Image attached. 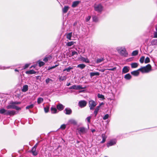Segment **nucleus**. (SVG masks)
<instances>
[{
    "mask_svg": "<svg viewBox=\"0 0 157 157\" xmlns=\"http://www.w3.org/2000/svg\"><path fill=\"white\" fill-rule=\"evenodd\" d=\"M117 50L121 56L125 57L128 56V52L125 48L122 47H117Z\"/></svg>",
    "mask_w": 157,
    "mask_h": 157,
    "instance_id": "nucleus-1",
    "label": "nucleus"
},
{
    "mask_svg": "<svg viewBox=\"0 0 157 157\" xmlns=\"http://www.w3.org/2000/svg\"><path fill=\"white\" fill-rule=\"evenodd\" d=\"M151 66L150 64H147L146 66L142 67L138 69L142 73H146L149 72L151 70Z\"/></svg>",
    "mask_w": 157,
    "mask_h": 157,
    "instance_id": "nucleus-2",
    "label": "nucleus"
},
{
    "mask_svg": "<svg viewBox=\"0 0 157 157\" xmlns=\"http://www.w3.org/2000/svg\"><path fill=\"white\" fill-rule=\"evenodd\" d=\"M94 7V10L99 13H101L103 9V6L100 4H95Z\"/></svg>",
    "mask_w": 157,
    "mask_h": 157,
    "instance_id": "nucleus-3",
    "label": "nucleus"
},
{
    "mask_svg": "<svg viewBox=\"0 0 157 157\" xmlns=\"http://www.w3.org/2000/svg\"><path fill=\"white\" fill-rule=\"evenodd\" d=\"M97 105V102L93 100H91L89 102V107L90 110H93Z\"/></svg>",
    "mask_w": 157,
    "mask_h": 157,
    "instance_id": "nucleus-4",
    "label": "nucleus"
},
{
    "mask_svg": "<svg viewBox=\"0 0 157 157\" xmlns=\"http://www.w3.org/2000/svg\"><path fill=\"white\" fill-rule=\"evenodd\" d=\"M78 130L79 133L80 135L84 134L86 132V128L83 127H80Z\"/></svg>",
    "mask_w": 157,
    "mask_h": 157,
    "instance_id": "nucleus-5",
    "label": "nucleus"
},
{
    "mask_svg": "<svg viewBox=\"0 0 157 157\" xmlns=\"http://www.w3.org/2000/svg\"><path fill=\"white\" fill-rule=\"evenodd\" d=\"M87 104V102L85 100H81L78 102V105L81 108L85 107Z\"/></svg>",
    "mask_w": 157,
    "mask_h": 157,
    "instance_id": "nucleus-6",
    "label": "nucleus"
},
{
    "mask_svg": "<svg viewBox=\"0 0 157 157\" xmlns=\"http://www.w3.org/2000/svg\"><path fill=\"white\" fill-rule=\"evenodd\" d=\"M116 143V140H110L107 144V146L108 147L115 145Z\"/></svg>",
    "mask_w": 157,
    "mask_h": 157,
    "instance_id": "nucleus-7",
    "label": "nucleus"
},
{
    "mask_svg": "<svg viewBox=\"0 0 157 157\" xmlns=\"http://www.w3.org/2000/svg\"><path fill=\"white\" fill-rule=\"evenodd\" d=\"M6 115L13 116L16 114V112L13 110H7V112L6 113Z\"/></svg>",
    "mask_w": 157,
    "mask_h": 157,
    "instance_id": "nucleus-8",
    "label": "nucleus"
},
{
    "mask_svg": "<svg viewBox=\"0 0 157 157\" xmlns=\"http://www.w3.org/2000/svg\"><path fill=\"white\" fill-rule=\"evenodd\" d=\"M64 113L67 115H70L72 113V110L71 109L67 108L64 110Z\"/></svg>",
    "mask_w": 157,
    "mask_h": 157,
    "instance_id": "nucleus-9",
    "label": "nucleus"
},
{
    "mask_svg": "<svg viewBox=\"0 0 157 157\" xmlns=\"http://www.w3.org/2000/svg\"><path fill=\"white\" fill-rule=\"evenodd\" d=\"M15 105L14 104L13 102H11L10 104L7 105L6 107L7 109H14Z\"/></svg>",
    "mask_w": 157,
    "mask_h": 157,
    "instance_id": "nucleus-10",
    "label": "nucleus"
},
{
    "mask_svg": "<svg viewBox=\"0 0 157 157\" xmlns=\"http://www.w3.org/2000/svg\"><path fill=\"white\" fill-rule=\"evenodd\" d=\"M129 68L128 66H124L122 69V73L125 74L129 71Z\"/></svg>",
    "mask_w": 157,
    "mask_h": 157,
    "instance_id": "nucleus-11",
    "label": "nucleus"
},
{
    "mask_svg": "<svg viewBox=\"0 0 157 157\" xmlns=\"http://www.w3.org/2000/svg\"><path fill=\"white\" fill-rule=\"evenodd\" d=\"M56 107L57 109L60 111L63 110L64 108V106L60 103L57 105Z\"/></svg>",
    "mask_w": 157,
    "mask_h": 157,
    "instance_id": "nucleus-12",
    "label": "nucleus"
},
{
    "mask_svg": "<svg viewBox=\"0 0 157 157\" xmlns=\"http://www.w3.org/2000/svg\"><path fill=\"white\" fill-rule=\"evenodd\" d=\"M31 152L33 155L34 156H36L37 155V152L36 151V148L33 147L31 150Z\"/></svg>",
    "mask_w": 157,
    "mask_h": 157,
    "instance_id": "nucleus-13",
    "label": "nucleus"
},
{
    "mask_svg": "<svg viewBox=\"0 0 157 157\" xmlns=\"http://www.w3.org/2000/svg\"><path fill=\"white\" fill-rule=\"evenodd\" d=\"M68 124H72L74 125H75L77 124V122L74 119H70L69 120Z\"/></svg>",
    "mask_w": 157,
    "mask_h": 157,
    "instance_id": "nucleus-14",
    "label": "nucleus"
},
{
    "mask_svg": "<svg viewBox=\"0 0 157 157\" xmlns=\"http://www.w3.org/2000/svg\"><path fill=\"white\" fill-rule=\"evenodd\" d=\"M101 137L102 138V140L101 142V143H103L105 142L107 136L105 134H101Z\"/></svg>",
    "mask_w": 157,
    "mask_h": 157,
    "instance_id": "nucleus-15",
    "label": "nucleus"
},
{
    "mask_svg": "<svg viewBox=\"0 0 157 157\" xmlns=\"http://www.w3.org/2000/svg\"><path fill=\"white\" fill-rule=\"evenodd\" d=\"M80 59L83 62H85L86 63H90V61L87 58H86L83 57L81 56Z\"/></svg>",
    "mask_w": 157,
    "mask_h": 157,
    "instance_id": "nucleus-16",
    "label": "nucleus"
},
{
    "mask_svg": "<svg viewBox=\"0 0 157 157\" xmlns=\"http://www.w3.org/2000/svg\"><path fill=\"white\" fill-rule=\"evenodd\" d=\"M140 71L139 70H138V69L136 71H132L131 72V74L135 76H137L139 75V71Z\"/></svg>",
    "mask_w": 157,
    "mask_h": 157,
    "instance_id": "nucleus-17",
    "label": "nucleus"
},
{
    "mask_svg": "<svg viewBox=\"0 0 157 157\" xmlns=\"http://www.w3.org/2000/svg\"><path fill=\"white\" fill-rule=\"evenodd\" d=\"M28 90V86L27 85H24L22 89V91L23 92H26Z\"/></svg>",
    "mask_w": 157,
    "mask_h": 157,
    "instance_id": "nucleus-18",
    "label": "nucleus"
},
{
    "mask_svg": "<svg viewBox=\"0 0 157 157\" xmlns=\"http://www.w3.org/2000/svg\"><path fill=\"white\" fill-rule=\"evenodd\" d=\"M69 7L68 6H65L62 9L63 12L64 13H66L68 10Z\"/></svg>",
    "mask_w": 157,
    "mask_h": 157,
    "instance_id": "nucleus-19",
    "label": "nucleus"
},
{
    "mask_svg": "<svg viewBox=\"0 0 157 157\" xmlns=\"http://www.w3.org/2000/svg\"><path fill=\"white\" fill-rule=\"evenodd\" d=\"M36 73V72L33 70H31L25 72V73L27 74H33Z\"/></svg>",
    "mask_w": 157,
    "mask_h": 157,
    "instance_id": "nucleus-20",
    "label": "nucleus"
},
{
    "mask_svg": "<svg viewBox=\"0 0 157 157\" xmlns=\"http://www.w3.org/2000/svg\"><path fill=\"white\" fill-rule=\"evenodd\" d=\"M51 111L52 113H57V109L54 107H52L51 108Z\"/></svg>",
    "mask_w": 157,
    "mask_h": 157,
    "instance_id": "nucleus-21",
    "label": "nucleus"
},
{
    "mask_svg": "<svg viewBox=\"0 0 157 157\" xmlns=\"http://www.w3.org/2000/svg\"><path fill=\"white\" fill-rule=\"evenodd\" d=\"M7 110L5 109L4 108H2L0 109V113L6 115V113L7 112Z\"/></svg>",
    "mask_w": 157,
    "mask_h": 157,
    "instance_id": "nucleus-22",
    "label": "nucleus"
},
{
    "mask_svg": "<svg viewBox=\"0 0 157 157\" xmlns=\"http://www.w3.org/2000/svg\"><path fill=\"white\" fill-rule=\"evenodd\" d=\"M67 79L66 77L65 76H59V79L60 81H65Z\"/></svg>",
    "mask_w": 157,
    "mask_h": 157,
    "instance_id": "nucleus-23",
    "label": "nucleus"
},
{
    "mask_svg": "<svg viewBox=\"0 0 157 157\" xmlns=\"http://www.w3.org/2000/svg\"><path fill=\"white\" fill-rule=\"evenodd\" d=\"M100 75V73L98 72H90V75L91 77L95 76V75H97L98 76Z\"/></svg>",
    "mask_w": 157,
    "mask_h": 157,
    "instance_id": "nucleus-24",
    "label": "nucleus"
},
{
    "mask_svg": "<svg viewBox=\"0 0 157 157\" xmlns=\"http://www.w3.org/2000/svg\"><path fill=\"white\" fill-rule=\"evenodd\" d=\"M131 65L132 68H136L138 66L139 64L136 63H132Z\"/></svg>",
    "mask_w": 157,
    "mask_h": 157,
    "instance_id": "nucleus-25",
    "label": "nucleus"
},
{
    "mask_svg": "<svg viewBox=\"0 0 157 157\" xmlns=\"http://www.w3.org/2000/svg\"><path fill=\"white\" fill-rule=\"evenodd\" d=\"M72 33L71 32L66 34V38L69 40H71V37L72 36Z\"/></svg>",
    "mask_w": 157,
    "mask_h": 157,
    "instance_id": "nucleus-26",
    "label": "nucleus"
},
{
    "mask_svg": "<svg viewBox=\"0 0 157 157\" xmlns=\"http://www.w3.org/2000/svg\"><path fill=\"white\" fill-rule=\"evenodd\" d=\"M151 45H157V39H153L151 41Z\"/></svg>",
    "mask_w": 157,
    "mask_h": 157,
    "instance_id": "nucleus-27",
    "label": "nucleus"
},
{
    "mask_svg": "<svg viewBox=\"0 0 157 157\" xmlns=\"http://www.w3.org/2000/svg\"><path fill=\"white\" fill-rule=\"evenodd\" d=\"M79 2L78 1H76L74 2L72 5V6L73 7H76L79 3Z\"/></svg>",
    "mask_w": 157,
    "mask_h": 157,
    "instance_id": "nucleus-28",
    "label": "nucleus"
},
{
    "mask_svg": "<svg viewBox=\"0 0 157 157\" xmlns=\"http://www.w3.org/2000/svg\"><path fill=\"white\" fill-rule=\"evenodd\" d=\"M131 76L129 73L127 74L124 76V78L126 80L130 79L131 78Z\"/></svg>",
    "mask_w": 157,
    "mask_h": 157,
    "instance_id": "nucleus-29",
    "label": "nucleus"
},
{
    "mask_svg": "<svg viewBox=\"0 0 157 157\" xmlns=\"http://www.w3.org/2000/svg\"><path fill=\"white\" fill-rule=\"evenodd\" d=\"M44 101V99L41 98H39L37 99V102L38 104H39L42 103Z\"/></svg>",
    "mask_w": 157,
    "mask_h": 157,
    "instance_id": "nucleus-30",
    "label": "nucleus"
},
{
    "mask_svg": "<svg viewBox=\"0 0 157 157\" xmlns=\"http://www.w3.org/2000/svg\"><path fill=\"white\" fill-rule=\"evenodd\" d=\"M86 67V65L84 64H79L77 65V67L81 69L84 68Z\"/></svg>",
    "mask_w": 157,
    "mask_h": 157,
    "instance_id": "nucleus-31",
    "label": "nucleus"
},
{
    "mask_svg": "<svg viewBox=\"0 0 157 157\" xmlns=\"http://www.w3.org/2000/svg\"><path fill=\"white\" fill-rule=\"evenodd\" d=\"M76 87L77 90L85 89L86 88V86L84 87H82L81 85H76Z\"/></svg>",
    "mask_w": 157,
    "mask_h": 157,
    "instance_id": "nucleus-32",
    "label": "nucleus"
},
{
    "mask_svg": "<svg viewBox=\"0 0 157 157\" xmlns=\"http://www.w3.org/2000/svg\"><path fill=\"white\" fill-rule=\"evenodd\" d=\"M74 43L75 42L73 41H70L67 43L66 44V45L67 46H71L73 45L74 44Z\"/></svg>",
    "mask_w": 157,
    "mask_h": 157,
    "instance_id": "nucleus-33",
    "label": "nucleus"
},
{
    "mask_svg": "<svg viewBox=\"0 0 157 157\" xmlns=\"http://www.w3.org/2000/svg\"><path fill=\"white\" fill-rule=\"evenodd\" d=\"M34 104H32L30 105L27 106L26 107V109H32L34 107Z\"/></svg>",
    "mask_w": 157,
    "mask_h": 157,
    "instance_id": "nucleus-34",
    "label": "nucleus"
},
{
    "mask_svg": "<svg viewBox=\"0 0 157 157\" xmlns=\"http://www.w3.org/2000/svg\"><path fill=\"white\" fill-rule=\"evenodd\" d=\"M138 50H135L133 51L132 53V56H136L138 55Z\"/></svg>",
    "mask_w": 157,
    "mask_h": 157,
    "instance_id": "nucleus-35",
    "label": "nucleus"
},
{
    "mask_svg": "<svg viewBox=\"0 0 157 157\" xmlns=\"http://www.w3.org/2000/svg\"><path fill=\"white\" fill-rule=\"evenodd\" d=\"M73 68V67H71L70 66L69 67H68V68H65V69H64L63 70V71H67V72H69L70 71V70L71 69H72Z\"/></svg>",
    "mask_w": 157,
    "mask_h": 157,
    "instance_id": "nucleus-36",
    "label": "nucleus"
},
{
    "mask_svg": "<svg viewBox=\"0 0 157 157\" xmlns=\"http://www.w3.org/2000/svg\"><path fill=\"white\" fill-rule=\"evenodd\" d=\"M98 98H101L103 99H105L104 96L103 95L101 94H98Z\"/></svg>",
    "mask_w": 157,
    "mask_h": 157,
    "instance_id": "nucleus-37",
    "label": "nucleus"
},
{
    "mask_svg": "<svg viewBox=\"0 0 157 157\" xmlns=\"http://www.w3.org/2000/svg\"><path fill=\"white\" fill-rule=\"evenodd\" d=\"M104 60V59L103 58H101L100 59H97L96 63H101L102 61H103Z\"/></svg>",
    "mask_w": 157,
    "mask_h": 157,
    "instance_id": "nucleus-38",
    "label": "nucleus"
},
{
    "mask_svg": "<svg viewBox=\"0 0 157 157\" xmlns=\"http://www.w3.org/2000/svg\"><path fill=\"white\" fill-rule=\"evenodd\" d=\"M50 81L52 82L53 81L52 79L49 78L46 79L45 80V82L47 84H48Z\"/></svg>",
    "mask_w": 157,
    "mask_h": 157,
    "instance_id": "nucleus-39",
    "label": "nucleus"
},
{
    "mask_svg": "<svg viewBox=\"0 0 157 157\" xmlns=\"http://www.w3.org/2000/svg\"><path fill=\"white\" fill-rule=\"evenodd\" d=\"M144 58L145 57L144 56H142L140 58V61L141 63H143L144 60Z\"/></svg>",
    "mask_w": 157,
    "mask_h": 157,
    "instance_id": "nucleus-40",
    "label": "nucleus"
},
{
    "mask_svg": "<svg viewBox=\"0 0 157 157\" xmlns=\"http://www.w3.org/2000/svg\"><path fill=\"white\" fill-rule=\"evenodd\" d=\"M69 89H75V90H77V87H76V85H74L70 87L69 88Z\"/></svg>",
    "mask_w": 157,
    "mask_h": 157,
    "instance_id": "nucleus-41",
    "label": "nucleus"
},
{
    "mask_svg": "<svg viewBox=\"0 0 157 157\" xmlns=\"http://www.w3.org/2000/svg\"><path fill=\"white\" fill-rule=\"evenodd\" d=\"M44 110L46 113H47L48 112L49 109V107L47 106L46 107H45L44 108Z\"/></svg>",
    "mask_w": 157,
    "mask_h": 157,
    "instance_id": "nucleus-42",
    "label": "nucleus"
},
{
    "mask_svg": "<svg viewBox=\"0 0 157 157\" xmlns=\"http://www.w3.org/2000/svg\"><path fill=\"white\" fill-rule=\"evenodd\" d=\"M93 20L94 21L97 22L98 20V18L96 16H94L93 17Z\"/></svg>",
    "mask_w": 157,
    "mask_h": 157,
    "instance_id": "nucleus-43",
    "label": "nucleus"
},
{
    "mask_svg": "<svg viewBox=\"0 0 157 157\" xmlns=\"http://www.w3.org/2000/svg\"><path fill=\"white\" fill-rule=\"evenodd\" d=\"M150 59L148 57H147L145 60V63H147L150 62Z\"/></svg>",
    "mask_w": 157,
    "mask_h": 157,
    "instance_id": "nucleus-44",
    "label": "nucleus"
},
{
    "mask_svg": "<svg viewBox=\"0 0 157 157\" xmlns=\"http://www.w3.org/2000/svg\"><path fill=\"white\" fill-rule=\"evenodd\" d=\"M99 110H98V109L96 108L95 109L94 111V114L95 115V117H96L98 112Z\"/></svg>",
    "mask_w": 157,
    "mask_h": 157,
    "instance_id": "nucleus-45",
    "label": "nucleus"
},
{
    "mask_svg": "<svg viewBox=\"0 0 157 157\" xmlns=\"http://www.w3.org/2000/svg\"><path fill=\"white\" fill-rule=\"evenodd\" d=\"M44 64V63L42 61H40L39 62V66L41 67Z\"/></svg>",
    "mask_w": 157,
    "mask_h": 157,
    "instance_id": "nucleus-46",
    "label": "nucleus"
},
{
    "mask_svg": "<svg viewBox=\"0 0 157 157\" xmlns=\"http://www.w3.org/2000/svg\"><path fill=\"white\" fill-rule=\"evenodd\" d=\"M109 115L108 114H105L103 117V120H105L108 118Z\"/></svg>",
    "mask_w": 157,
    "mask_h": 157,
    "instance_id": "nucleus-47",
    "label": "nucleus"
},
{
    "mask_svg": "<svg viewBox=\"0 0 157 157\" xmlns=\"http://www.w3.org/2000/svg\"><path fill=\"white\" fill-rule=\"evenodd\" d=\"M58 65H59V64H56L54 66L51 67H49L48 68V69L50 70V69H52L56 67H57Z\"/></svg>",
    "mask_w": 157,
    "mask_h": 157,
    "instance_id": "nucleus-48",
    "label": "nucleus"
},
{
    "mask_svg": "<svg viewBox=\"0 0 157 157\" xmlns=\"http://www.w3.org/2000/svg\"><path fill=\"white\" fill-rule=\"evenodd\" d=\"M91 118V117L90 116L86 118V120L87 121L88 123H90V120Z\"/></svg>",
    "mask_w": 157,
    "mask_h": 157,
    "instance_id": "nucleus-49",
    "label": "nucleus"
},
{
    "mask_svg": "<svg viewBox=\"0 0 157 157\" xmlns=\"http://www.w3.org/2000/svg\"><path fill=\"white\" fill-rule=\"evenodd\" d=\"M66 127V125L65 124H63L60 127V128H61V129H64Z\"/></svg>",
    "mask_w": 157,
    "mask_h": 157,
    "instance_id": "nucleus-50",
    "label": "nucleus"
},
{
    "mask_svg": "<svg viewBox=\"0 0 157 157\" xmlns=\"http://www.w3.org/2000/svg\"><path fill=\"white\" fill-rule=\"evenodd\" d=\"M75 55H78L77 52L75 51H72L71 53V56H73Z\"/></svg>",
    "mask_w": 157,
    "mask_h": 157,
    "instance_id": "nucleus-51",
    "label": "nucleus"
},
{
    "mask_svg": "<svg viewBox=\"0 0 157 157\" xmlns=\"http://www.w3.org/2000/svg\"><path fill=\"white\" fill-rule=\"evenodd\" d=\"M116 67H114L112 68L107 69L106 70H108L109 71H113L115 70L116 69Z\"/></svg>",
    "mask_w": 157,
    "mask_h": 157,
    "instance_id": "nucleus-52",
    "label": "nucleus"
},
{
    "mask_svg": "<svg viewBox=\"0 0 157 157\" xmlns=\"http://www.w3.org/2000/svg\"><path fill=\"white\" fill-rule=\"evenodd\" d=\"M29 66V64H26L25 66H24V67H23V68H22L21 69V70H23V69H25L26 68H27V67H28Z\"/></svg>",
    "mask_w": 157,
    "mask_h": 157,
    "instance_id": "nucleus-53",
    "label": "nucleus"
},
{
    "mask_svg": "<svg viewBox=\"0 0 157 157\" xmlns=\"http://www.w3.org/2000/svg\"><path fill=\"white\" fill-rule=\"evenodd\" d=\"M9 67H2L0 66V69H8L9 68Z\"/></svg>",
    "mask_w": 157,
    "mask_h": 157,
    "instance_id": "nucleus-54",
    "label": "nucleus"
},
{
    "mask_svg": "<svg viewBox=\"0 0 157 157\" xmlns=\"http://www.w3.org/2000/svg\"><path fill=\"white\" fill-rule=\"evenodd\" d=\"M49 57H45L43 61H44L45 62H47L48 61V60H49Z\"/></svg>",
    "mask_w": 157,
    "mask_h": 157,
    "instance_id": "nucleus-55",
    "label": "nucleus"
},
{
    "mask_svg": "<svg viewBox=\"0 0 157 157\" xmlns=\"http://www.w3.org/2000/svg\"><path fill=\"white\" fill-rule=\"evenodd\" d=\"M14 109H16L17 110H20L21 109V108L15 105V108Z\"/></svg>",
    "mask_w": 157,
    "mask_h": 157,
    "instance_id": "nucleus-56",
    "label": "nucleus"
},
{
    "mask_svg": "<svg viewBox=\"0 0 157 157\" xmlns=\"http://www.w3.org/2000/svg\"><path fill=\"white\" fill-rule=\"evenodd\" d=\"M153 37L157 38V31L154 32Z\"/></svg>",
    "mask_w": 157,
    "mask_h": 157,
    "instance_id": "nucleus-57",
    "label": "nucleus"
},
{
    "mask_svg": "<svg viewBox=\"0 0 157 157\" xmlns=\"http://www.w3.org/2000/svg\"><path fill=\"white\" fill-rule=\"evenodd\" d=\"M91 18V16H88V17H87L86 18V21H88Z\"/></svg>",
    "mask_w": 157,
    "mask_h": 157,
    "instance_id": "nucleus-58",
    "label": "nucleus"
},
{
    "mask_svg": "<svg viewBox=\"0 0 157 157\" xmlns=\"http://www.w3.org/2000/svg\"><path fill=\"white\" fill-rule=\"evenodd\" d=\"M13 103H14V104H15V105H17V104H20L21 103L20 102H16V101L13 102Z\"/></svg>",
    "mask_w": 157,
    "mask_h": 157,
    "instance_id": "nucleus-59",
    "label": "nucleus"
},
{
    "mask_svg": "<svg viewBox=\"0 0 157 157\" xmlns=\"http://www.w3.org/2000/svg\"><path fill=\"white\" fill-rule=\"evenodd\" d=\"M106 69H100L99 70V71L101 72H104L105 71V70Z\"/></svg>",
    "mask_w": 157,
    "mask_h": 157,
    "instance_id": "nucleus-60",
    "label": "nucleus"
},
{
    "mask_svg": "<svg viewBox=\"0 0 157 157\" xmlns=\"http://www.w3.org/2000/svg\"><path fill=\"white\" fill-rule=\"evenodd\" d=\"M38 143H36L33 147L36 148L37 146H38Z\"/></svg>",
    "mask_w": 157,
    "mask_h": 157,
    "instance_id": "nucleus-61",
    "label": "nucleus"
},
{
    "mask_svg": "<svg viewBox=\"0 0 157 157\" xmlns=\"http://www.w3.org/2000/svg\"><path fill=\"white\" fill-rule=\"evenodd\" d=\"M100 105L99 106H97L96 108L98 109V110H99V108L100 107Z\"/></svg>",
    "mask_w": 157,
    "mask_h": 157,
    "instance_id": "nucleus-62",
    "label": "nucleus"
},
{
    "mask_svg": "<svg viewBox=\"0 0 157 157\" xmlns=\"http://www.w3.org/2000/svg\"><path fill=\"white\" fill-rule=\"evenodd\" d=\"M71 85V83L70 82L69 83H67V86H70V85Z\"/></svg>",
    "mask_w": 157,
    "mask_h": 157,
    "instance_id": "nucleus-63",
    "label": "nucleus"
},
{
    "mask_svg": "<svg viewBox=\"0 0 157 157\" xmlns=\"http://www.w3.org/2000/svg\"><path fill=\"white\" fill-rule=\"evenodd\" d=\"M95 129H93L92 130H91V131L92 132H95Z\"/></svg>",
    "mask_w": 157,
    "mask_h": 157,
    "instance_id": "nucleus-64",
    "label": "nucleus"
}]
</instances>
